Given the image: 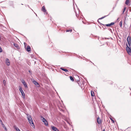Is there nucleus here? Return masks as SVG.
Masks as SVG:
<instances>
[{"label":"nucleus","instance_id":"obj_8","mask_svg":"<svg viewBox=\"0 0 131 131\" xmlns=\"http://www.w3.org/2000/svg\"><path fill=\"white\" fill-rule=\"evenodd\" d=\"M52 129L54 131H59V130L55 127H52Z\"/></svg>","mask_w":131,"mask_h":131},{"label":"nucleus","instance_id":"obj_3","mask_svg":"<svg viewBox=\"0 0 131 131\" xmlns=\"http://www.w3.org/2000/svg\"><path fill=\"white\" fill-rule=\"evenodd\" d=\"M126 50L128 53L129 54L131 53V49L130 46H128L127 44H126Z\"/></svg>","mask_w":131,"mask_h":131},{"label":"nucleus","instance_id":"obj_14","mask_svg":"<svg viewBox=\"0 0 131 131\" xmlns=\"http://www.w3.org/2000/svg\"><path fill=\"white\" fill-rule=\"evenodd\" d=\"M97 122L99 124H100L101 123V120L100 119L99 117L97 118Z\"/></svg>","mask_w":131,"mask_h":131},{"label":"nucleus","instance_id":"obj_6","mask_svg":"<svg viewBox=\"0 0 131 131\" xmlns=\"http://www.w3.org/2000/svg\"><path fill=\"white\" fill-rule=\"evenodd\" d=\"M5 63L8 66H9L10 65V62L9 59L7 58L6 59Z\"/></svg>","mask_w":131,"mask_h":131},{"label":"nucleus","instance_id":"obj_4","mask_svg":"<svg viewBox=\"0 0 131 131\" xmlns=\"http://www.w3.org/2000/svg\"><path fill=\"white\" fill-rule=\"evenodd\" d=\"M19 90L21 92L23 97L25 98V95L21 87H20Z\"/></svg>","mask_w":131,"mask_h":131},{"label":"nucleus","instance_id":"obj_22","mask_svg":"<svg viewBox=\"0 0 131 131\" xmlns=\"http://www.w3.org/2000/svg\"><path fill=\"white\" fill-rule=\"evenodd\" d=\"M70 80H72V81H74V79H73V78L72 77L70 76Z\"/></svg>","mask_w":131,"mask_h":131},{"label":"nucleus","instance_id":"obj_21","mask_svg":"<svg viewBox=\"0 0 131 131\" xmlns=\"http://www.w3.org/2000/svg\"><path fill=\"white\" fill-rule=\"evenodd\" d=\"M119 25L121 27H122V21H121L119 23Z\"/></svg>","mask_w":131,"mask_h":131},{"label":"nucleus","instance_id":"obj_17","mask_svg":"<svg viewBox=\"0 0 131 131\" xmlns=\"http://www.w3.org/2000/svg\"><path fill=\"white\" fill-rule=\"evenodd\" d=\"M31 48L29 46H28L27 47V51H29L31 50Z\"/></svg>","mask_w":131,"mask_h":131},{"label":"nucleus","instance_id":"obj_19","mask_svg":"<svg viewBox=\"0 0 131 131\" xmlns=\"http://www.w3.org/2000/svg\"><path fill=\"white\" fill-rule=\"evenodd\" d=\"M91 94L92 96H94V94L93 92H92L91 91Z\"/></svg>","mask_w":131,"mask_h":131},{"label":"nucleus","instance_id":"obj_25","mask_svg":"<svg viewBox=\"0 0 131 131\" xmlns=\"http://www.w3.org/2000/svg\"><path fill=\"white\" fill-rule=\"evenodd\" d=\"M106 16H105L104 17H101V18H100L99 19H103V18H104V17H105Z\"/></svg>","mask_w":131,"mask_h":131},{"label":"nucleus","instance_id":"obj_16","mask_svg":"<svg viewBox=\"0 0 131 131\" xmlns=\"http://www.w3.org/2000/svg\"><path fill=\"white\" fill-rule=\"evenodd\" d=\"M129 0H126L125 2V4L127 5H129Z\"/></svg>","mask_w":131,"mask_h":131},{"label":"nucleus","instance_id":"obj_33","mask_svg":"<svg viewBox=\"0 0 131 131\" xmlns=\"http://www.w3.org/2000/svg\"><path fill=\"white\" fill-rule=\"evenodd\" d=\"M119 18H118V19H117V20H118V19Z\"/></svg>","mask_w":131,"mask_h":131},{"label":"nucleus","instance_id":"obj_13","mask_svg":"<svg viewBox=\"0 0 131 131\" xmlns=\"http://www.w3.org/2000/svg\"><path fill=\"white\" fill-rule=\"evenodd\" d=\"M42 10L44 12H46V11L44 6H43L42 7Z\"/></svg>","mask_w":131,"mask_h":131},{"label":"nucleus","instance_id":"obj_31","mask_svg":"<svg viewBox=\"0 0 131 131\" xmlns=\"http://www.w3.org/2000/svg\"><path fill=\"white\" fill-rule=\"evenodd\" d=\"M0 122H1V123H3L2 122V120H0Z\"/></svg>","mask_w":131,"mask_h":131},{"label":"nucleus","instance_id":"obj_12","mask_svg":"<svg viewBox=\"0 0 131 131\" xmlns=\"http://www.w3.org/2000/svg\"><path fill=\"white\" fill-rule=\"evenodd\" d=\"M14 128H15L17 131H20V130L15 125L14 126Z\"/></svg>","mask_w":131,"mask_h":131},{"label":"nucleus","instance_id":"obj_18","mask_svg":"<svg viewBox=\"0 0 131 131\" xmlns=\"http://www.w3.org/2000/svg\"><path fill=\"white\" fill-rule=\"evenodd\" d=\"M33 82H34V84L36 85H38L39 84L37 82H36V81H34Z\"/></svg>","mask_w":131,"mask_h":131},{"label":"nucleus","instance_id":"obj_5","mask_svg":"<svg viewBox=\"0 0 131 131\" xmlns=\"http://www.w3.org/2000/svg\"><path fill=\"white\" fill-rule=\"evenodd\" d=\"M127 40L128 43V44L129 46H130L131 42V38L129 36H128L127 38Z\"/></svg>","mask_w":131,"mask_h":131},{"label":"nucleus","instance_id":"obj_10","mask_svg":"<svg viewBox=\"0 0 131 131\" xmlns=\"http://www.w3.org/2000/svg\"><path fill=\"white\" fill-rule=\"evenodd\" d=\"M14 45L16 47L17 49H19L20 48L19 45L16 43H14Z\"/></svg>","mask_w":131,"mask_h":131},{"label":"nucleus","instance_id":"obj_20","mask_svg":"<svg viewBox=\"0 0 131 131\" xmlns=\"http://www.w3.org/2000/svg\"><path fill=\"white\" fill-rule=\"evenodd\" d=\"M126 9V7H124V9L123 10V11L122 12V14H124L125 11V10Z\"/></svg>","mask_w":131,"mask_h":131},{"label":"nucleus","instance_id":"obj_30","mask_svg":"<svg viewBox=\"0 0 131 131\" xmlns=\"http://www.w3.org/2000/svg\"><path fill=\"white\" fill-rule=\"evenodd\" d=\"M1 125H2L3 127H4V126H5L4 124L3 123H1Z\"/></svg>","mask_w":131,"mask_h":131},{"label":"nucleus","instance_id":"obj_1","mask_svg":"<svg viewBox=\"0 0 131 131\" xmlns=\"http://www.w3.org/2000/svg\"><path fill=\"white\" fill-rule=\"evenodd\" d=\"M27 119L28 120V122L31 125V126L32 127H35V126L34 124L32 119L30 116H29L27 117Z\"/></svg>","mask_w":131,"mask_h":131},{"label":"nucleus","instance_id":"obj_24","mask_svg":"<svg viewBox=\"0 0 131 131\" xmlns=\"http://www.w3.org/2000/svg\"><path fill=\"white\" fill-rule=\"evenodd\" d=\"M72 29H70L69 30H67L66 31V32H71L72 31Z\"/></svg>","mask_w":131,"mask_h":131},{"label":"nucleus","instance_id":"obj_32","mask_svg":"<svg viewBox=\"0 0 131 131\" xmlns=\"http://www.w3.org/2000/svg\"><path fill=\"white\" fill-rule=\"evenodd\" d=\"M103 131H105V129H104Z\"/></svg>","mask_w":131,"mask_h":131},{"label":"nucleus","instance_id":"obj_7","mask_svg":"<svg viewBox=\"0 0 131 131\" xmlns=\"http://www.w3.org/2000/svg\"><path fill=\"white\" fill-rule=\"evenodd\" d=\"M77 11H75V12L76 14V16L77 17H78L79 16V10L78 9L77 10Z\"/></svg>","mask_w":131,"mask_h":131},{"label":"nucleus","instance_id":"obj_15","mask_svg":"<svg viewBox=\"0 0 131 131\" xmlns=\"http://www.w3.org/2000/svg\"><path fill=\"white\" fill-rule=\"evenodd\" d=\"M60 69L66 72H67L68 71L67 69H66L63 68H61Z\"/></svg>","mask_w":131,"mask_h":131},{"label":"nucleus","instance_id":"obj_26","mask_svg":"<svg viewBox=\"0 0 131 131\" xmlns=\"http://www.w3.org/2000/svg\"><path fill=\"white\" fill-rule=\"evenodd\" d=\"M3 127L4 128L5 130L7 131V129L5 126H4V127Z\"/></svg>","mask_w":131,"mask_h":131},{"label":"nucleus","instance_id":"obj_34","mask_svg":"<svg viewBox=\"0 0 131 131\" xmlns=\"http://www.w3.org/2000/svg\"><path fill=\"white\" fill-rule=\"evenodd\" d=\"M28 131V130H27V131Z\"/></svg>","mask_w":131,"mask_h":131},{"label":"nucleus","instance_id":"obj_27","mask_svg":"<svg viewBox=\"0 0 131 131\" xmlns=\"http://www.w3.org/2000/svg\"><path fill=\"white\" fill-rule=\"evenodd\" d=\"M2 52V48L0 47V52Z\"/></svg>","mask_w":131,"mask_h":131},{"label":"nucleus","instance_id":"obj_2","mask_svg":"<svg viewBox=\"0 0 131 131\" xmlns=\"http://www.w3.org/2000/svg\"><path fill=\"white\" fill-rule=\"evenodd\" d=\"M41 120L44 123L45 125L47 126H48V123L46 120L42 116H41Z\"/></svg>","mask_w":131,"mask_h":131},{"label":"nucleus","instance_id":"obj_9","mask_svg":"<svg viewBox=\"0 0 131 131\" xmlns=\"http://www.w3.org/2000/svg\"><path fill=\"white\" fill-rule=\"evenodd\" d=\"M21 82L22 83H23L25 87V88H27V85L26 84L25 81L24 80H23Z\"/></svg>","mask_w":131,"mask_h":131},{"label":"nucleus","instance_id":"obj_28","mask_svg":"<svg viewBox=\"0 0 131 131\" xmlns=\"http://www.w3.org/2000/svg\"><path fill=\"white\" fill-rule=\"evenodd\" d=\"M3 83L4 84V85H5V84L6 83V81L5 80H4L3 81Z\"/></svg>","mask_w":131,"mask_h":131},{"label":"nucleus","instance_id":"obj_11","mask_svg":"<svg viewBox=\"0 0 131 131\" xmlns=\"http://www.w3.org/2000/svg\"><path fill=\"white\" fill-rule=\"evenodd\" d=\"M114 24V23L113 22L111 23L110 24H108L105 25L107 26H110L111 25H113Z\"/></svg>","mask_w":131,"mask_h":131},{"label":"nucleus","instance_id":"obj_29","mask_svg":"<svg viewBox=\"0 0 131 131\" xmlns=\"http://www.w3.org/2000/svg\"><path fill=\"white\" fill-rule=\"evenodd\" d=\"M29 72L30 75L32 74V72L31 71H30V70H29Z\"/></svg>","mask_w":131,"mask_h":131},{"label":"nucleus","instance_id":"obj_23","mask_svg":"<svg viewBox=\"0 0 131 131\" xmlns=\"http://www.w3.org/2000/svg\"><path fill=\"white\" fill-rule=\"evenodd\" d=\"M110 119H111V120L112 121V123H114V121L113 120V119L111 117H110Z\"/></svg>","mask_w":131,"mask_h":131}]
</instances>
